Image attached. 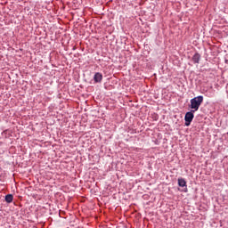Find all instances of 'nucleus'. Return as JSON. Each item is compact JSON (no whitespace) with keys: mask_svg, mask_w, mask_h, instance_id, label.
Masks as SVG:
<instances>
[{"mask_svg":"<svg viewBox=\"0 0 228 228\" xmlns=\"http://www.w3.org/2000/svg\"><path fill=\"white\" fill-rule=\"evenodd\" d=\"M202 102H204V96L202 95L192 98L190 105L191 110H193L192 111H199Z\"/></svg>","mask_w":228,"mask_h":228,"instance_id":"1","label":"nucleus"},{"mask_svg":"<svg viewBox=\"0 0 228 228\" xmlns=\"http://www.w3.org/2000/svg\"><path fill=\"white\" fill-rule=\"evenodd\" d=\"M193 113H195V110H191L185 114V117H184L185 126H190V124H191V122L193 121V118L195 117Z\"/></svg>","mask_w":228,"mask_h":228,"instance_id":"2","label":"nucleus"},{"mask_svg":"<svg viewBox=\"0 0 228 228\" xmlns=\"http://www.w3.org/2000/svg\"><path fill=\"white\" fill-rule=\"evenodd\" d=\"M94 83H101L102 81V74L100 72H97L94 74Z\"/></svg>","mask_w":228,"mask_h":228,"instance_id":"3","label":"nucleus"},{"mask_svg":"<svg viewBox=\"0 0 228 228\" xmlns=\"http://www.w3.org/2000/svg\"><path fill=\"white\" fill-rule=\"evenodd\" d=\"M178 185L181 188H184V186H186V180H184L183 178H178Z\"/></svg>","mask_w":228,"mask_h":228,"instance_id":"4","label":"nucleus"},{"mask_svg":"<svg viewBox=\"0 0 228 228\" xmlns=\"http://www.w3.org/2000/svg\"><path fill=\"white\" fill-rule=\"evenodd\" d=\"M5 201L8 203V204H12V202H13V195L12 194H7L5 196Z\"/></svg>","mask_w":228,"mask_h":228,"instance_id":"5","label":"nucleus"},{"mask_svg":"<svg viewBox=\"0 0 228 228\" xmlns=\"http://www.w3.org/2000/svg\"><path fill=\"white\" fill-rule=\"evenodd\" d=\"M200 61V54L195 53L192 57L193 63H199Z\"/></svg>","mask_w":228,"mask_h":228,"instance_id":"6","label":"nucleus"}]
</instances>
